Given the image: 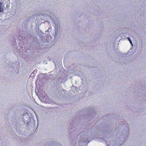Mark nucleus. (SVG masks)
Segmentation results:
<instances>
[{
	"label": "nucleus",
	"mask_w": 146,
	"mask_h": 146,
	"mask_svg": "<svg viewBox=\"0 0 146 146\" xmlns=\"http://www.w3.org/2000/svg\"><path fill=\"white\" fill-rule=\"evenodd\" d=\"M4 5H3V4L0 3V12H2L4 10Z\"/></svg>",
	"instance_id": "f257e3e1"
},
{
	"label": "nucleus",
	"mask_w": 146,
	"mask_h": 146,
	"mask_svg": "<svg viewBox=\"0 0 146 146\" xmlns=\"http://www.w3.org/2000/svg\"><path fill=\"white\" fill-rule=\"evenodd\" d=\"M127 39H128V40H129V41L130 44H131V45L132 46L133 45V43H132V42L131 41V40L130 39V38L129 37H127Z\"/></svg>",
	"instance_id": "f03ea898"
},
{
	"label": "nucleus",
	"mask_w": 146,
	"mask_h": 146,
	"mask_svg": "<svg viewBox=\"0 0 146 146\" xmlns=\"http://www.w3.org/2000/svg\"><path fill=\"white\" fill-rule=\"evenodd\" d=\"M58 34H57V33L56 32V31L55 32V38H56L58 36Z\"/></svg>",
	"instance_id": "7ed1b4c3"
}]
</instances>
